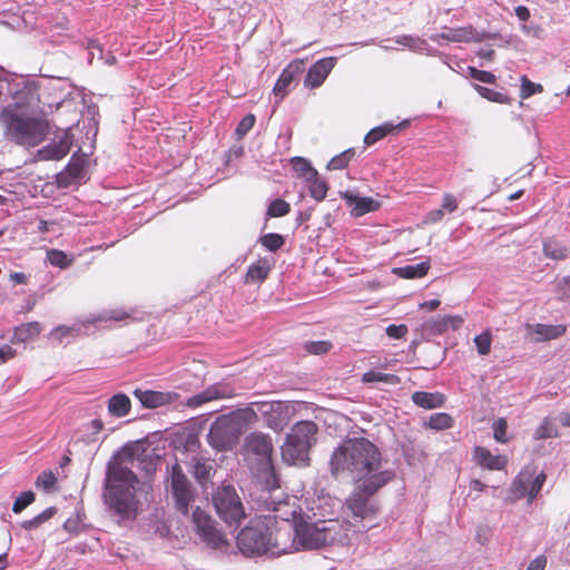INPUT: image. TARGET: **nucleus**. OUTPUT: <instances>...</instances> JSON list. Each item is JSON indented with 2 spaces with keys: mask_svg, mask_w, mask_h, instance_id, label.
Here are the masks:
<instances>
[{
  "mask_svg": "<svg viewBox=\"0 0 570 570\" xmlns=\"http://www.w3.org/2000/svg\"><path fill=\"white\" fill-rule=\"evenodd\" d=\"M383 459L379 448L365 438L344 440L332 453L330 466L333 475L348 473L358 483H366L373 476L389 474L390 481L394 472L383 468Z\"/></svg>",
  "mask_w": 570,
  "mask_h": 570,
  "instance_id": "1",
  "label": "nucleus"
},
{
  "mask_svg": "<svg viewBox=\"0 0 570 570\" xmlns=\"http://www.w3.org/2000/svg\"><path fill=\"white\" fill-rule=\"evenodd\" d=\"M271 518L257 515L240 530L237 535V548L247 557L265 556L281 557L293 553L295 548L291 535L292 528L288 523H283L275 532L272 528Z\"/></svg>",
  "mask_w": 570,
  "mask_h": 570,
  "instance_id": "2",
  "label": "nucleus"
},
{
  "mask_svg": "<svg viewBox=\"0 0 570 570\" xmlns=\"http://www.w3.org/2000/svg\"><path fill=\"white\" fill-rule=\"evenodd\" d=\"M138 479L124 462L115 455L107 465L104 499L105 503L120 520H134L138 513L136 490Z\"/></svg>",
  "mask_w": 570,
  "mask_h": 570,
  "instance_id": "3",
  "label": "nucleus"
},
{
  "mask_svg": "<svg viewBox=\"0 0 570 570\" xmlns=\"http://www.w3.org/2000/svg\"><path fill=\"white\" fill-rule=\"evenodd\" d=\"M389 482V474H377L366 483H358L346 499L343 513L358 533L379 525L380 505L372 497Z\"/></svg>",
  "mask_w": 570,
  "mask_h": 570,
  "instance_id": "4",
  "label": "nucleus"
},
{
  "mask_svg": "<svg viewBox=\"0 0 570 570\" xmlns=\"http://www.w3.org/2000/svg\"><path fill=\"white\" fill-rule=\"evenodd\" d=\"M0 125L7 139L32 147L45 139L49 129L46 119L19 104L9 105L1 110Z\"/></svg>",
  "mask_w": 570,
  "mask_h": 570,
  "instance_id": "5",
  "label": "nucleus"
},
{
  "mask_svg": "<svg viewBox=\"0 0 570 570\" xmlns=\"http://www.w3.org/2000/svg\"><path fill=\"white\" fill-rule=\"evenodd\" d=\"M317 430L313 421L295 423L282 445L283 460L288 464L307 465L308 452L316 442Z\"/></svg>",
  "mask_w": 570,
  "mask_h": 570,
  "instance_id": "6",
  "label": "nucleus"
},
{
  "mask_svg": "<svg viewBox=\"0 0 570 570\" xmlns=\"http://www.w3.org/2000/svg\"><path fill=\"white\" fill-rule=\"evenodd\" d=\"M213 503L218 517L229 525L238 527L246 517L243 502L230 484H222L216 489Z\"/></svg>",
  "mask_w": 570,
  "mask_h": 570,
  "instance_id": "7",
  "label": "nucleus"
},
{
  "mask_svg": "<svg viewBox=\"0 0 570 570\" xmlns=\"http://www.w3.org/2000/svg\"><path fill=\"white\" fill-rule=\"evenodd\" d=\"M243 433L237 417L229 414L218 416L212 424L207 440L218 451L230 450Z\"/></svg>",
  "mask_w": 570,
  "mask_h": 570,
  "instance_id": "8",
  "label": "nucleus"
},
{
  "mask_svg": "<svg viewBox=\"0 0 570 570\" xmlns=\"http://www.w3.org/2000/svg\"><path fill=\"white\" fill-rule=\"evenodd\" d=\"M170 492L177 510L187 514L189 504L195 500V490L178 463H175L170 470Z\"/></svg>",
  "mask_w": 570,
  "mask_h": 570,
  "instance_id": "9",
  "label": "nucleus"
},
{
  "mask_svg": "<svg viewBox=\"0 0 570 570\" xmlns=\"http://www.w3.org/2000/svg\"><path fill=\"white\" fill-rule=\"evenodd\" d=\"M546 480L544 472L535 474L532 469H524L513 480L510 493L514 500L528 497V501L531 503L541 491Z\"/></svg>",
  "mask_w": 570,
  "mask_h": 570,
  "instance_id": "10",
  "label": "nucleus"
},
{
  "mask_svg": "<svg viewBox=\"0 0 570 570\" xmlns=\"http://www.w3.org/2000/svg\"><path fill=\"white\" fill-rule=\"evenodd\" d=\"M191 520L196 533L207 546L214 549H223L227 546V541L216 528L214 520L199 507L193 511Z\"/></svg>",
  "mask_w": 570,
  "mask_h": 570,
  "instance_id": "11",
  "label": "nucleus"
},
{
  "mask_svg": "<svg viewBox=\"0 0 570 570\" xmlns=\"http://www.w3.org/2000/svg\"><path fill=\"white\" fill-rule=\"evenodd\" d=\"M295 548L293 552L299 550L318 549L325 546V534L321 525V520L309 523L305 521L298 522L293 535Z\"/></svg>",
  "mask_w": 570,
  "mask_h": 570,
  "instance_id": "12",
  "label": "nucleus"
},
{
  "mask_svg": "<svg viewBox=\"0 0 570 570\" xmlns=\"http://www.w3.org/2000/svg\"><path fill=\"white\" fill-rule=\"evenodd\" d=\"M273 443L269 435L262 432H252L245 438L244 454L248 459H254L261 465H268L272 462Z\"/></svg>",
  "mask_w": 570,
  "mask_h": 570,
  "instance_id": "13",
  "label": "nucleus"
},
{
  "mask_svg": "<svg viewBox=\"0 0 570 570\" xmlns=\"http://www.w3.org/2000/svg\"><path fill=\"white\" fill-rule=\"evenodd\" d=\"M321 525L323 533L325 534V546L334 543L348 544L357 534H360L346 518L342 520H321Z\"/></svg>",
  "mask_w": 570,
  "mask_h": 570,
  "instance_id": "14",
  "label": "nucleus"
},
{
  "mask_svg": "<svg viewBox=\"0 0 570 570\" xmlns=\"http://www.w3.org/2000/svg\"><path fill=\"white\" fill-rule=\"evenodd\" d=\"M234 396H236L235 389L228 382L222 381L208 385L202 392L188 397L185 404L195 409L213 401L227 400Z\"/></svg>",
  "mask_w": 570,
  "mask_h": 570,
  "instance_id": "15",
  "label": "nucleus"
},
{
  "mask_svg": "<svg viewBox=\"0 0 570 570\" xmlns=\"http://www.w3.org/2000/svg\"><path fill=\"white\" fill-rule=\"evenodd\" d=\"M272 513L264 514L263 518H271L274 520L272 522V528L276 532L278 528L283 527V523H288L293 530L291 539L293 540V535L295 534V528L298 523H296V518L299 515L298 509L295 507V503H291L289 500L273 502Z\"/></svg>",
  "mask_w": 570,
  "mask_h": 570,
  "instance_id": "16",
  "label": "nucleus"
},
{
  "mask_svg": "<svg viewBox=\"0 0 570 570\" xmlns=\"http://www.w3.org/2000/svg\"><path fill=\"white\" fill-rule=\"evenodd\" d=\"M134 396L146 409H156L178 401L179 394L176 392H158L151 390L136 389Z\"/></svg>",
  "mask_w": 570,
  "mask_h": 570,
  "instance_id": "17",
  "label": "nucleus"
},
{
  "mask_svg": "<svg viewBox=\"0 0 570 570\" xmlns=\"http://www.w3.org/2000/svg\"><path fill=\"white\" fill-rule=\"evenodd\" d=\"M335 63L336 58L334 57H327L317 60L308 69L304 79V86L311 89H315L322 86L330 72L335 67Z\"/></svg>",
  "mask_w": 570,
  "mask_h": 570,
  "instance_id": "18",
  "label": "nucleus"
},
{
  "mask_svg": "<svg viewBox=\"0 0 570 570\" xmlns=\"http://www.w3.org/2000/svg\"><path fill=\"white\" fill-rule=\"evenodd\" d=\"M304 70V60L296 59L293 60L281 73L278 77L273 92L276 97L283 99L289 91V87L294 80V78L302 73Z\"/></svg>",
  "mask_w": 570,
  "mask_h": 570,
  "instance_id": "19",
  "label": "nucleus"
},
{
  "mask_svg": "<svg viewBox=\"0 0 570 570\" xmlns=\"http://www.w3.org/2000/svg\"><path fill=\"white\" fill-rule=\"evenodd\" d=\"M86 163L85 158L72 156L66 169L57 177L59 186L68 187L82 180L86 176Z\"/></svg>",
  "mask_w": 570,
  "mask_h": 570,
  "instance_id": "20",
  "label": "nucleus"
},
{
  "mask_svg": "<svg viewBox=\"0 0 570 570\" xmlns=\"http://www.w3.org/2000/svg\"><path fill=\"white\" fill-rule=\"evenodd\" d=\"M341 196L352 207L351 213L355 217H361L380 208V202L371 197H360L348 190L341 193Z\"/></svg>",
  "mask_w": 570,
  "mask_h": 570,
  "instance_id": "21",
  "label": "nucleus"
},
{
  "mask_svg": "<svg viewBox=\"0 0 570 570\" xmlns=\"http://www.w3.org/2000/svg\"><path fill=\"white\" fill-rule=\"evenodd\" d=\"M274 410V404L271 402H252L247 407L240 409L230 413L237 417V421L243 429L245 423H250L257 420L258 414L267 415Z\"/></svg>",
  "mask_w": 570,
  "mask_h": 570,
  "instance_id": "22",
  "label": "nucleus"
},
{
  "mask_svg": "<svg viewBox=\"0 0 570 570\" xmlns=\"http://www.w3.org/2000/svg\"><path fill=\"white\" fill-rule=\"evenodd\" d=\"M474 461L488 470H502L508 463L505 455H494L490 450L482 446L474 449Z\"/></svg>",
  "mask_w": 570,
  "mask_h": 570,
  "instance_id": "23",
  "label": "nucleus"
},
{
  "mask_svg": "<svg viewBox=\"0 0 570 570\" xmlns=\"http://www.w3.org/2000/svg\"><path fill=\"white\" fill-rule=\"evenodd\" d=\"M527 330L537 335L535 341L538 342L554 340L566 333L563 325L532 324L528 325Z\"/></svg>",
  "mask_w": 570,
  "mask_h": 570,
  "instance_id": "24",
  "label": "nucleus"
},
{
  "mask_svg": "<svg viewBox=\"0 0 570 570\" xmlns=\"http://www.w3.org/2000/svg\"><path fill=\"white\" fill-rule=\"evenodd\" d=\"M464 318L459 315H445V316H439L432 321H430L426 324V327L433 333V334H442L449 328L451 330H458L463 324Z\"/></svg>",
  "mask_w": 570,
  "mask_h": 570,
  "instance_id": "25",
  "label": "nucleus"
},
{
  "mask_svg": "<svg viewBox=\"0 0 570 570\" xmlns=\"http://www.w3.org/2000/svg\"><path fill=\"white\" fill-rule=\"evenodd\" d=\"M71 139L68 134H65L58 142L50 144L46 146L41 151V156L45 159H61L63 158L70 150Z\"/></svg>",
  "mask_w": 570,
  "mask_h": 570,
  "instance_id": "26",
  "label": "nucleus"
},
{
  "mask_svg": "<svg viewBox=\"0 0 570 570\" xmlns=\"http://www.w3.org/2000/svg\"><path fill=\"white\" fill-rule=\"evenodd\" d=\"M431 39L434 41L443 39L451 42H469L475 39V33L471 28H450L440 35L432 36Z\"/></svg>",
  "mask_w": 570,
  "mask_h": 570,
  "instance_id": "27",
  "label": "nucleus"
},
{
  "mask_svg": "<svg viewBox=\"0 0 570 570\" xmlns=\"http://www.w3.org/2000/svg\"><path fill=\"white\" fill-rule=\"evenodd\" d=\"M412 401L415 405L423 409H436L444 404L445 397L441 393L414 392Z\"/></svg>",
  "mask_w": 570,
  "mask_h": 570,
  "instance_id": "28",
  "label": "nucleus"
},
{
  "mask_svg": "<svg viewBox=\"0 0 570 570\" xmlns=\"http://www.w3.org/2000/svg\"><path fill=\"white\" fill-rule=\"evenodd\" d=\"M269 272H271L269 262L266 258L259 259L256 263H253L252 265H249L246 276H245V282L246 283H262L268 277Z\"/></svg>",
  "mask_w": 570,
  "mask_h": 570,
  "instance_id": "29",
  "label": "nucleus"
},
{
  "mask_svg": "<svg viewBox=\"0 0 570 570\" xmlns=\"http://www.w3.org/2000/svg\"><path fill=\"white\" fill-rule=\"evenodd\" d=\"M430 269V259L421 262L415 265H406L402 267H396L393 269V273L402 278L406 279H415L421 278L428 274Z\"/></svg>",
  "mask_w": 570,
  "mask_h": 570,
  "instance_id": "30",
  "label": "nucleus"
},
{
  "mask_svg": "<svg viewBox=\"0 0 570 570\" xmlns=\"http://www.w3.org/2000/svg\"><path fill=\"white\" fill-rule=\"evenodd\" d=\"M543 254L554 261L566 259L569 255L568 248L553 237L543 239Z\"/></svg>",
  "mask_w": 570,
  "mask_h": 570,
  "instance_id": "31",
  "label": "nucleus"
},
{
  "mask_svg": "<svg viewBox=\"0 0 570 570\" xmlns=\"http://www.w3.org/2000/svg\"><path fill=\"white\" fill-rule=\"evenodd\" d=\"M131 402L126 394H115L108 402V411L112 416L121 417L129 413Z\"/></svg>",
  "mask_w": 570,
  "mask_h": 570,
  "instance_id": "32",
  "label": "nucleus"
},
{
  "mask_svg": "<svg viewBox=\"0 0 570 570\" xmlns=\"http://www.w3.org/2000/svg\"><path fill=\"white\" fill-rule=\"evenodd\" d=\"M311 175L312 177L305 180L309 195L316 202H321L327 195L328 185L324 179L320 177L318 173H312Z\"/></svg>",
  "mask_w": 570,
  "mask_h": 570,
  "instance_id": "33",
  "label": "nucleus"
},
{
  "mask_svg": "<svg viewBox=\"0 0 570 570\" xmlns=\"http://www.w3.org/2000/svg\"><path fill=\"white\" fill-rule=\"evenodd\" d=\"M41 331L40 324L38 322H31L27 324H22L14 328L12 342H27L38 336Z\"/></svg>",
  "mask_w": 570,
  "mask_h": 570,
  "instance_id": "34",
  "label": "nucleus"
},
{
  "mask_svg": "<svg viewBox=\"0 0 570 570\" xmlns=\"http://www.w3.org/2000/svg\"><path fill=\"white\" fill-rule=\"evenodd\" d=\"M130 317V314L121 308L110 309L106 311L99 315L92 316L90 318L85 320L81 322L82 326H87L89 324H96L99 322H106V321H126Z\"/></svg>",
  "mask_w": 570,
  "mask_h": 570,
  "instance_id": "35",
  "label": "nucleus"
},
{
  "mask_svg": "<svg viewBox=\"0 0 570 570\" xmlns=\"http://www.w3.org/2000/svg\"><path fill=\"white\" fill-rule=\"evenodd\" d=\"M104 429V423L99 419L91 420L88 424L83 426V431L80 440L86 444L97 443L100 439L101 431Z\"/></svg>",
  "mask_w": 570,
  "mask_h": 570,
  "instance_id": "36",
  "label": "nucleus"
},
{
  "mask_svg": "<svg viewBox=\"0 0 570 570\" xmlns=\"http://www.w3.org/2000/svg\"><path fill=\"white\" fill-rule=\"evenodd\" d=\"M363 383H384L389 385H396L401 381L394 374L382 373L379 371H368L362 375Z\"/></svg>",
  "mask_w": 570,
  "mask_h": 570,
  "instance_id": "37",
  "label": "nucleus"
},
{
  "mask_svg": "<svg viewBox=\"0 0 570 570\" xmlns=\"http://www.w3.org/2000/svg\"><path fill=\"white\" fill-rule=\"evenodd\" d=\"M213 465L209 460L204 458H195L193 460V475L198 482H204L209 478Z\"/></svg>",
  "mask_w": 570,
  "mask_h": 570,
  "instance_id": "38",
  "label": "nucleus"
},
{
  "mask_svg": "<svg viewBox=\"0 0 570 570\" xmlns=\"http://www.w3.org/2000/svg\"><path fill=\"white\" fill-rule=\"evenodd\" d=\"M395 126L392 124H384L371 129L364 137L365 145L370 146L394 130Z\"/></svg>",
  "mask_w": 570,
  "mask_h": 570,
  "instance_id": "39",
  "label": "nucleus"
},
{
  "mask_svg": "<svg viewBox=\"0 0 570 570\" xmlns=\"http://www.w3.org/2000/svg\"><path fill=\"white\" fill-rule=\"evenodd\" d=\"M47 261L56 267L67 268L69 267L73 259L69 257L65 252L59 249H49L47 250Z\"/></svg>",
  "mask_w": 570,
  "mask_h": 570,
  "instance_id": "40",
  "label": "nucleus"
},
{
  "mask_svg": "<svg viewBox=\"0 0 570 570\" xmlns=\"http://www.w3.org/2000/svg\"><path fill=\"white\" fill-rule=\"evenodd\" d=\"M355 156V150L353 148H350L340 155L333 157L328 164L327 169L328 170H338L345 168L348 163L352 160V158Z\"/></svg>",
  "mask_w": 570,
  "mask_h": 570,
  "instance_id": "41",
  "label": "nucleus"
},
{
  "mask_svg": "<svg viewBox=\"0 0 570 570\" xmlns=\"http://www.w3.org/2000/svg\"><path fill=\"white\" fill-rule=\"evenodd\" d=\"M453 425V419L448 413H434L430 416L428 426L433 430H445Z\"/></svg>",
  "mask_w": 570,
  "mask_h": 570,
  "instance_id": "42",
  "label": "nucleus"
},
{
  "mask_svg": "<svg viewBox=\"0 0 570 570\" xmlns=\"http://www.w3.org/2000/svg\"><path fill=\"white\" fill-rule=\"evenodd\" d=\"M474 89L481 97H483L490 101L499 102V104H507L509 101V98L504 94L495 91L488 87H483L481 85H474Z\"/></svg>",
  "mask_w": 570,
  "mask_h": 570,
  "instance_id": "43",
  "label": "nucleus"
},
{
  "mask_svg": "<svg viewBox=\"0 0 570 570\" xmlns=\"http://www.w3.org/2000/svg\"><path fill=\"white\" fill-rule=\"evenodd\" d=\"M558 435L556 425L549 420L544 419L542 423L534 431L533 438L535 440L554 438Z\"/></svg>",
  "mask_w": 570,
  "mask_h": 570,
  "instance_id": "44",
  "label": "nucleus"
},
{
  "mask_svg": "<svg viewBox=\"0 0 570 570\" xmlns=\"http://www.w3.org/2000/svg\"><path fill=\"white\" fill-rule=\"evenodd\" d=\"M293 169L298 174L299 177L307 180V178L312 177V173H317L315 168L311 166V163L304 158L295 157L292 160Z\"/></svg>",
  "mask_w": 570,
  "mask_h": 570,
  "instance_id": "45",
  "label": "nucleus"
},
{
  "mask_svg": "<svg viewBox=\"0 0 570 570\" xmlns=\"http://www.w3.org/2000/svg\"><path fill=\"white\" fill-rule=\"evenodd\" d=\"M291 210V205L283 199L273 200L267 209V216L269 217H283Z\"/></svg>",
  "mask_w": 570,
  "mask_h": 570,
  "instance_id": "46",
  "label": "nucleus"
},
{
  "mask_svg": "<svg viewBox=\"0 0 570 570\" xmlns=\"http://www.w3.org/2000/svg\"><path fill=\"white\" fill-rule=\"evenodd\" d=\"M262 471L264 473V483L266 489L271 492L279 488L278 478L274 471L272 462L268 465H262Z\"/></svg>",
  "mask_w": 570,
  "mask_h": 570,
  "instance_id": "47",
  "label": "nucleus"
},
{
  "mask_svg": "<svg viewBox=\"0 0 570 570\" xmlns=\"http://www.w3.org/2000/svg\"><path fill=\"white\" fill-rule=\"evenodd\" d=\"M543 87L540 83H534L530 81L527 76L521 77V92L520 96L522 99H528L529 97L542 92Z\"/></svg>",
  "mask_w": 570,
  "mask_h": 570,
  "instance_id": "48",
  "label": "nucleus"
},
{
  "mask_svg": "<svg viewBox=\"0 0 570 570\" xmlns=\"http://www.w3.org/2000/svg\"><path fill=\"white\" fill-rule=\"evenodd\" d=\"M492 337L489 331H485L474 337V344L479 354L488 355L491 351Z\"/></svg>",
  "mask_w": 570,
  "mask_h": 570,
  "instance_id": "49",
  "label": "nucleus"
},
{
  "mask_svg": "<svg viewBox=\"0 0 570 570\" xmlns=\"http://www.w3.org/2000/svg\"><path fill=\"white\" fill-rule=\"evenodd\" d=\"M57 478L52 471H43L37 478L36 485L42 488L45 491L50 492L55 489Z\"/></svg>",
  "mask_w": 570,
  "mask_h": 570,
  "instance_id": "50",
  "label": "nucleus"
},
{
  "mask_svg": "<svg viewBox=\"0 0 570 570\" xmlns=\"http://www.w3.org/2000/svg\"><path fill=\"white\" fill-rule=\"evenodd\" d=\"M261 243L271 252H275L284 245V238L279 234L269 233L261 238Z\"/></svg>",
  "mask_w": 570,
  "mask_h": 570,
  "instance_id": "51",
  "label": "nucleus"
},
{
  "mask_svg": "<svg viewBox=\"0 0 570 570\" xmlns=\"http://www.w3.org/2000/svg\"><path fill=\"white\" fill-rule=\"evenodd\" d=\"M492 428H493V436L497 442H500V443L509 442V438L507 436L508 423H507L505 419L500 417V419L495 420Z\"/></svg>",
  "mask_w": 570,
  "mask_h": 570,
  "instance_id": "52",
  "label": "nucleus"
},
{
  "mask_svg": "<svg viewBox=\"0 0 570 570\" xmlns=\"http://www.w3.org/2000/svg\"><path fill=\"white\" fill-rule=\"evenodd\" d=\"M35 493L32 491L22 492L13 502L12 511L14 513L22 512L28 505L35 501Z\"/></svg>",
  "mask_w": 570,
  "mask_h": 570,
  "instance_id": "53",
  "label": "nucleus"
},
{
  "mask_svg": "<svg viewBox=\"0 0 570 570\" xmlns=\"http://www.w3.org/2000/svg\"><path fill=\"white\" fill-rule=\"evenodd\" d=\"M79 332H80V325H76V324L73 326L60 325L50 332V337L58 342H61L66 336L73 335L75 333H79Z\"/></svg>",
  "mask_w": 570,
  "mask_h": 570,
  "instance_id": "54",
  "label": "nucleus"
},
{
  "mask_svg": "<svg viewBox=\"0 0 570 570\" xmlns=\"http://www.w3.org/2000/svg\"><path fill=\"white\" fill-rule=\"evenodd\" d=\"M468 72L472 79H475L480 82L494 83L497 80V77L492 72L485 71V70H479L474 67H469Z\"/></svg>",
  "mask_w": 570,
  "mask_h": 570,
  "instance_id": "55",
  "label": "nucleus"
},
{
  "mask_svg": "<svg viewBox=\"0 0 570 570\" xmlns=\"http://www.w3.org/2000/svg\"><path fill=\"white\" fill-rule=\"evenodd\" d=\"M332 344L327 341L307 342L305 348L312 354H323L330 351Z\"/></svg>",
  "mask_w": 570,
  "mask_h": 570,
  "instance_id": "56",
  "label": "nucleus"
},
{
  "mask_svg": "<svg viewBox=\"0 0 570 570\" xmlns=\"http://www.w3.org/2000/svg\"><path fill=\"white\" fill-rule=\"evenodd\" d=\"M255 124V116L252 114L246 115L237 125L236 134L239 137L245 136L254 126Z\"/></svg>",
  "mask_w": 570,
  "mask_h": 570,
  "instance_id": "57",
  "label": "nucleus"
},
{
  "mask_svg": "<svg viewBox=\"0 0 570 570\" xmlns=\"http://www.w3.org/2000/svg\"><path fill=\"white\" fill-rule=\"evenodd\" d=\"M411 50L414 52H424L429 56L433 55L435 50L429 46V43L419 37H414Z\"/></svg>",
  "mask_w": 570,
  "mask_h": 570,
  "instance_id": "58",
  "label": "nucleus"
},
{
  "mask_svg": "<svg viewBox=\"0 0 570 570\" xmlns=\"http://www.w3.org/2000/svg\"><path fill=\"white\" fill-rule=\"evenodd\" d=\"M407 333V327L404 324L395 325L391 324L386 327V334L395 340L402 338Z\"/></svg>",
  "mask_w": 570,
  "mask_h": 570,
  "instance_id": "59",
  "label": "nucleus"
},
{
  "mask_svg": "<svg viewBox=\"0 0 570 570\" xmlns=\"http://www.w3.org/2000/svg\"><path fill=\"white\" fill-rule=\"evenodd\" d=\"M557 294L560 298H570V276L563 277L557 284Z\"/></svg>",
  "mask_w": 570,
  "mask_h": 570,
  "instance_id": "60",
  "label": "nucleus"
},
{
  "mask_svg": "<svg viewBox=\"0 0 570 570\" xmlns=\"http://www.w3.org/2000/svg\"><path fill=\"white\" fill-rule=\"evenodd\" d=\"M458 208L456 198L452 194H444L442 198V210H448L450 213L455 212Z\"/></svg>",
  "mask_w": 570,
  "mask_h": 570,
  "instance_id": "61",
  "label": "nucleus"
},
{
  "mask_svg": "<svg viewBox=\"0 0 570 570\" xmlns=\"http://www.w3.org/2000/svg\"><path fill=\"white\" fill-rule=\"evenodd\" d=\"M547 566V558L544 556H538L530 561L527 570H544Z\"/></svg>",
  "mask_w": 570,
  "mask_h": 570,
  "instance_id": "62",
  "label": "nucleus"
},
{
  "mask_svg": "<svg viewBox=\"0 0 570 570\" xmlns=\"http://www.w3.org/2000/svg\"><path fill=\"white\" fill-rule=\"evenodd\" d=\"M88 49H89V53L91 56V58L95 56V55H98V58L99 59H104V50H102V47L100 46V43L97 41V40H90L88 42Z\"/></svg>",
  "mask_w": 570,
  "mask_h": 570,
  "instance_id": "63",
  "label": "nucleus"
},
{
  "mask_svg": "<svg viewBox=\"0 0 570 570\" xmlns=\"http://www.w3.org/2000/svg\"><path fill=\"white\" fill-rule=\"evenodd\" d=\"M14 355L16 351L11 346L4 345L0 347V362L11 360Z\"/></svg>",
  "mask_w": 570,
  "mask_h": 570,
  "instance_id": "64",
  "label": "nucleus"
}]
</instances>
